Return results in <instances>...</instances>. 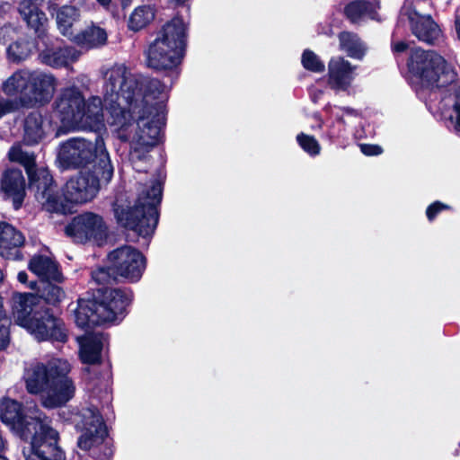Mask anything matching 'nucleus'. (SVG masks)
<instances>
[{
    "mask_svg": "<svg viewBox=\"0 0 460 460\" xmlns=\"http://www.w3.org/2000/svg\"><path fill=\"white\" fill-rule=\"evenodd\" d=\"M91 275L97 284L103 286L87 291L84 296L77 299L76 307L73 310L76 326L88 330L106 323L122 321L134 299L133 290L105 286L119 280L112 262L92 270Z\"/></svg>",
    "mask_w": 460,
    "mask_h": 460,
    "instance_id": "obj_1",
    "label": "nucleus"
},
{
    "mask_svg": "<svg viewBox=\"0 0 460 460\" xmlns=\"http://www.w3.org/2000/svg\"><path fill=\"white\" fill-rule=\"evenodd\" d=\"M164 87L160 80L131 74L125 67L112 70L103 94L108 124L119 130H127L137 120L134 113H137L150 97L154 99V94H162Z\"/></svg>",
    "mask_w": 460,
    "mask_h": 460,
    "instance_id": "obj_2",
    "label": "nucleus"
},
{
    "mask_svg": "<svg viewBox=\"0 0 460 460\" xmlns=\"http://www.w3.org/2000/svg\"><path fill=\"white\" fill-rule=\"evenodd\" d=\"M70 371V364L62 358L32 364L24 374L26 390L30 394H40L41 405L46 409L65 406L75 394Z\"/></svg>",
    "mask_w": 460,
    "mask_h": 460,
    "instance_id": "obj_3",
    "label": "nucleus"
},
{
    "mask_svg": "<svg viewBox=\"0 0 460 460\" xmlns=\"http://www.w3.org/2000/svg\"><path fill=\"white\" fill-rule=\"evenodd\" d=\"M162 199L163 183L155 180L138 194L133 206H124L115 201L114 217L120 226L134 231L143 238H151L158 226Z\"/></svg>",
    "mask_w": 460,
    "mask_h": 460,
    "instance_id": "obj_4",
    "label": "nucleus"
},
{
    "mask_svg": "<svg viewBox=\"0 0 460 460\" xmlns=\"http://www.w3.org/2000/svg\"><path fill=\"white\" fill-rule=\"evenodd\" d=\"M110 181L101 175V171L81 170L66 182L63 189L56 181V190L53 193L45 195L40 203L47 212L71 214L73 205L91 201L99 193L102 184H108Z\"/></svg>",
    "mask_w": 460,
    "mask_h": 460,
    "instance_id": "obj_5",
    "label": "nucleus"
},
{
    "mask_svg": "<svg viewBox=\"0 0 460 460\" xmlns=\"http://www.w3.org/2000/svg\"><path fill=\"white\" fill-rule=\"evenodd\" d=\"M60 166L65 170L84 169L101 171L106 181H111L114 169L102 136L94 140L71 137L60 145L58 154Z\"/></svg>",
    "mask_w": 460,
    "mask_h": 460,
    "instance_id": "obj_6",
    "label": "nucleus"
},
{
    "mask_svg": "<svg viewBox=\"0 0 460 460\" xmlns=\"http://www.w3.org/2000/svg\"><path fill=\"white\" fill-rule=\"evenodd\" d=\"M188 25L175 15L166 22L150 43L146 51V65L156 71L172 70L181 65L186 52Z\"/></svg>",
    "mask_w": 460,
    "mask_h": 460,
    "instance_id": "obj_7",
    "label": "nucleus"
},
{
    "mask_svg": "<svg viewBox=\"0 0 460 460\" xmlns=\"http://www.w3.org/2000/svg\"><path fill=\"white\" fill-rule=\"evenodd\" d=\"M162 94H154L137 111V130L130 142V155L138 161L146 160L147 154L162 141L166 121V100Z\"/></svg>",
    "mask_w": 460,
    "mask_h": 460,
    "instance_id": "obj_8",
    "label": "nucleus"
},
{
    "mask_svg": "<svg viewBox=\"0 0 460 460\" xmlns=\"http://www.w3.org/2000/svg\"><path fill=\"white\" fill-rule=\"evenodd\" d=\"M75 429L80 432L77 447L93 460H112L114 440L110 437L102 414L95 406L83 408L76 415Z\"/></svg>",
    "mask_w": 460,
    "mask_h": 460,
    "instance_id": "obj_9",
    "label": "nucleus"
},
{
    "mask_svg": "<svg viewBox=\"0 0 460 460\" xmlns=\"http://www.w3.org/2000/svg\"><path fill=\"white\" fill-rule=\"evenodd\" d=\"M58 79L40 71H18L3 84L4 93L26 108L48 104L55 93Z\"/></svg>",
    "mask_w": 460,
    "mask_h": 460,
    "instance_id": "obj_10",
    "label": "nucleus"
},
{
    "mask_svg": "<svg viewBox=\"0 0 460 460\" xmlns=\"http://www.w3.org/2000/svg\"><path fill=\"white\" fill-rule=\"evenodd\" d=\"M407 67L423 87L431 91L446 88L457 81V74L447 66L442 56L432 50L420 48L411 49Z\"/></svg>",
    "mask_w": 460,
    "mask_h": 460,
    "instance_id": "obj_11",
    "label": "nucleus"
},
{
    "mask_svg": "<svg viewBox=\"0 0 460 460\" xmlns=\"http://www.w3.org/2000/svg\"><path fill=\"white\" fill-rule=\"evenodd\" d=\"M0 420L23 441H28L34 431L51 422L43 413L27 415L22 402L8 396L0 399Z\"/></svg>",
    "mask_w": 460,
    "mask_h": 460,
    "instance_id": "obj_12",
    "label": "nucleus"
},
{
    "mask_svg": "<svg viewBox=\"0 0 460 460\" xmlns=\"http://www.w3.org/2000/svg\"><path fill=\"white\" fill-rule=\"evenodd\" d=\"M65 233L75 243H93L102 246L108 239L109 227L102 216L92 211H84L71 218L65 227Z\"/></svg>",
    "mask_w": 460,
    "mask_h": 460,
    "instance_id": "obj_13",
    "label": "nucleus"
},
{
    "mask_svg": "<svg viewBox=\"0 0 460 460\" xmlns=\"http://www.w3.org/2000/svg\"><path fill=\"white\" fill-rule=\"evenodd\" d=\"M60 436L50 422L34 431L28 438L29 446L23 447L25 460H66V452L59 446Z\"/></svg>",
    "mask_w": 460,
    "mask_h": 460,
    "instance_id": "obj_14",
    "label": "nucleus"
},
{
    "mask_svg": "<svg viewBox=\"0 0 460 460\" xmlns=\"http://www.w3.org/2000/svg\"><path fill=\"white\" fill-rule=\"evenodd\" d=\"M109 262L114 263L115 274L119 279L128 283H137L146 269V258L137 248L122 245L108 253Z\"/></svg>",
    "mask_w": 460,
    "mask_h": 460,
    "instance_id": "obj_15",
    "label": "nucleus"
},
{
    "mask_svg": "<svg viewBox=\"0 0 460 460\" xmlns=\"http://www.w3.org/2000/svg\"><path fill=\"white\" fill-rule=\"evenodd\" d=\"M84 105V94L75 86L61 90L54 103V112L61 123V128L69 130L78 127V119L84 113L80 111Z\"/></svg>",
    "mask_w": 460,
    "mask_h": 460,
    "instance_id": "obj_16",
    "label": "nucleus"
},
{
    "mask_svg": "<svg viewBox=\"0 0 460 460\" xmlns=\"http://www.w3.org/2000/svg\"><path fill=\"white\" fill-rule=\"evenodd\" d=\"M31 326L28 327L39 341L66 343L68 341V329L62 318L56 315L53 309L47 306L43 311L37 312Z\"/></svg>",
    "mask_w": 460,
    "mask_h": 460,
    "instance_id": "obj_17",
    "label": "nucleus"
},
{
    "mask_svg": "<svg viewBox=\"0 0 460 460\" xmlns=\"http://www.w3.org/2000/svg\"><path fill=\"white\" fill-rule=\"evenodd\" d=\"M41 40L44 48L40 50V62L52 68L67 67L70 64L78 60L80 51L72 46H68L63 40L50 39L49 34Z\"/></svg>",
    "mask_w": 460,
    "mask_h": 460,
    "instance_id": "obj_18",
    "label": "nucleus"
},
{
    "mask_svg": "<svg viewBox=\"0 0 460 460\" xmlns=\"http://www.w3.org/2000/svg\"><path fill=\"white\" fill-rule=\"evenodd\" d=\"M20 164L24 167L28 177V189L33 192L37 201L43 199L49 192L56 190V181L46 167H38L33 155L25 152Z\"/></svg>",
    "mask_w": 460,
    "mask_h": 460,
    "instance_id": "obj_19",
    "label": "nucleus"
},
{
    "mask_svg": "<svg viewBox=\"0 0 460 460\" xmlns=\"http://www.w3.org/2000/svg\"><path fill=\"white\" fill-rule=\"evenodd\" d=\"M12 314L15 323L25 328L31 326V323L37 312L43 311L47 306L42 304L40 297L32 293H18L14 292L11 298Z\"/></svg>",
    "mask_w": 460,
    "mask_h": 460,
    "instance_id": "obj_20",
    "label": "nucleus"
},
{
    "mask_svg": "<svg viewBox=\"0 0 460 460\" xmlns=\"http://www.w3.org/2000/svg\"><path fill=\"white\" fill-rule=\"evenodd\" d=\"M411 33L422 42L430 46L438 44L443 33L431 15H422L415 9L407 13Z\"/></svg>",
    "mask_w": 460,
    "mask_h": 460,
    "instance_id": "obj_21",
    "label": "nucleus"
},
{
    "mask_svg": "<svg viewBox=\"0 0 460 460\" xmlns=\"http://www.w3.org/2000/svg\"><path fill=\"white\" fill-rule=\"evenodd\" d=\"M0 190L4 199H11L15 210L22 208L26 197V181L19 168L5 169L1 177Z\"/></svg>",
    "mask_w": 460,
    "mask_h": 460,
    "instance_id": "obj_22",
    "label": "nucleus"
},
{
    "mask_svg": "<svg viewBox=\"0 0 460 460\" xmlns=\"http://www.w3.org/2000/svg\"><path fill=\"white\" fill-rule=\"evenodd\" d=\"M39 0H20L18 12L36 39H45L49 28L46 13L40 9Z\"/></svg>",
    "mask_w": 460,
    "mask_h": 460,
    "instance_id": "obj_23",
    "label": "nucleus"
},
{
    "mask_svg": "<svg viewBox=\"0 0 460 460\" xmlns=\"http://www.w3.org/2000/svg\"><path fill=\"white\" fill-rule=\"evenodd\" d=\"M28 269L38 277V283L53 280L61 283L64 280L59 263L43 254L33 255L28 264Z\"/></svg>",
    "mask_w": 460,
    "mask_h": 460,
    "instance_id": "obj_24",
    "label": "nucleus"
},
{
    "mask_svg": "<svg viewBox=\"0 0 460 460\" xmlns=\"http://www.w3.org/2000/svg\"><path fill=\"white\" fill-rule=\"evenodd\" d=\"M23 234L6 222H0V254L6 259L21 257L19 248L24 244Z\"/></svg>",
    "mask_w": 460,
    "mask_h": 460,
    "instance_id": "obj_25",
    "label": "nucleus"
},
{
    "mask_svg": "<svg viewBox=\"0 0 460 460\" xmlns=\"http://www.w3.org/2000/svg\"><path fill=\"white\" fill-rule=\"evenodd\" d=\"M354 67L343 58H332L328 65L329 83L332 88L347 90L353 80Z\"/></svg>",
    "mask_w": 460,
    "mask_h": 460,
    "instance_id": "obj_26",
    "label": "nucleus"
},
{
    "mask_svg": "<svg viewBox=\"0 0 460 460\" xmlns=\"http://www.w3.org/2000/svg\"><path fill=\"white\" fill-rule=\"evenodd\" d=\"M49 11L52 15L56 13L57 25L61 34L71 40L75 34L73 25L79 21L80 9L67 4L59 7L53 3L49 5Z\"/></svg>",
    "mask_w": 460,
    "mask_h": 460,
    "instance_id": "obj_27",
    "label": "nucleus"
},
{
    "mask_svg": "<svg viewBox=\"0 0 460 460\" xmlns=\"http://www.w3.org/2000/svg\"><path fill=\"white\" fill-rule=\"evenodd\" d=\"M71 40L87 50L100 49L107 44L108 33L105 29L92 22L84 30L75 32Z\"/></svg>",
    "mask_w": 460,
    "mask_h": 460,
    "instance_id": "obj_28",
    "label": "nucleus"
},
{
    "mask_svg": "<svg viewBox=\"0 0 460 460\" xmlns=\"http://www.w3.org/2000/svg\"><path fill=\"white\" fill-rule=\"evenodd\" d=\"M52 282L54 281L48 280L39 284L37 280H31L28 285L31 289L36 291L35 295L40 297L45 306H58L66 296L64 289Z\"/></svg>",
    "mask_w": 460,
    "mask_h": 460,
    "instance_id": "obj_29",
    "label": "nucleus"
},
{
    "mask_svg": "<svg viewBox=\"0 0 460 460\" xmlns=\"http://www.w3.org/2000/svg\"><path fill=\"white\" fill-rule=\"evenodd\" d=\"M80 111L84 115L78 119V127L81 125L90 128L98 127L104 120L103 104L98 96H93L88 101L84 97V105Z\"/></svg>",
    "mask_w": 460,
    "mask_h": 460,
    "instance_id": "obj_30",
    "label": "nucleus"
},
{
    "mask_svg": "<svg viewBox=\"0 0 460 460\" xmlns=\"http://www.w3.org/2000/svg\"><path fill=\"white\" fill-rule=\"evenodd\" d=\"M103 342L101 335L91 334L85 336L80 345V359L87 365L102 363V351Z\"/></svg>",
    "mask_w": 460,
    "mask_h": 460,
    "instance_id": "obj_31",
    "label": "nucleus"
},
{
    "mask_svg": "<svg viewBox=\"0 0 460 460\" xmlns=\"http://www.w3.org/2000/svg\"><path fill=\"white\" fill-rule=\"evenodd\" d=\"M44 119L40 111H31L24 119L23 141L27 146L39 144L45 137Z\"/></svg>",
    "mask_w": 460,
    "mask_h": 460,
    "instance_id": "obj_32",
    "label": "nucleus"
},
{
    "mask_svg": "<svg viewBox=\"0 0 460 460\" xmlns=\"http://www.w3.org/2000/svg\"><path fill=\"white\" fill-rule=\"evenodd\" d=\"M342 13L350 23L355 24L366 15L372 17L376 13V8L369 0H353L344 5Z\"/></svg>",
    "mask_w": 460,
    "mask_h": 460,
    "instance_id": "obj_33",
    "label": "nucleus"
},
{
    "mask_svg": "<svg viewBox=\"0 0 460 460\" xmlns=\"http://www.w3.org/2000/svg\"><path fill=\"white\" fill-rule=\"evenodd\" d=\"M340 49L346 52L347 56L356 59H361L365 55V49L357 33L343 31L338 34Z\"/></svg>",
    "mask_w": 460,
    "mask_h": 460,
    "instance_id": "obj_34",
    "label": "nucleus"
},
{
    "mask_svg": "<svg viewBox=\"0 0 460 460\" xmlns=\"http://www.w3.org/2000/svg\"><path fill=\"white\" fill-rule=\"evenodd\" d=\"M155 17V10L150 5H140L135 8L128 21V28L132 31H139L149 25Z\"/></svg>",
    "mask_w": 460,
    "mask_h": 460,
    "instance_id": "obj_35",
    "label": "nucleus"
},
{
    "mask_svg": "<svg viewBox=\"0 0 460 460\" xmlns=\"http://www.w3.org/2000/svg\"><path fill=\"white\" fill-rule=\"evenodd\" d=\"M35 42L26 38H18L10 43L6 49L7 58L13 63H19L28 58L35 49Z\"/></svg>",
    "mask_w": 460,
    "mask_h": 460,
    "instance_id": "obj_36",
    "label": "nucleus"
},
{
    "mask_svg": "<svg viewBox=\"0 0 460 460\" xmlns=\"http://www.w3.org/2000/svg\"><path fill=\"white\" fill-rule=\"evenodd\" d=\"M301 63L305 69L314 73H323L325 69V66L320 60L319 57L310 49L304 50Z\"/></svg>",
    "mask_w": 460,
    "mask_h": 460,
    "instance_id": "obj_37",
    "label": "nucleus"
},
{
    "mask_svg": "<svg viewBox=\"0 0 460 460\" xmlns=\"http://www.w3.org/2000/svg\"><path fill=\"white\" fill-rule=\"evenodd\" d=\"M296 142L311 156L318 155L321 152V146L314 136L301 132L296 136Z\"/></svg>",
    "mask_w": 460,
    "mask_h": 460,
    "instance_id": "obj_38",
    "label": "nucleus"
},
{
    "mask_svg": "<svg viewBox=\"0 0 460 460\" xmlns=\"http://www.w3.org/2000/svg\"><path fill=\"white\" fill-rule=\"evenodd\" d=\"M10 325L11 320L6 316L0 303V350L5 349L10 343Z\"/></svg>",
    "mask_w": 460,
    "mask_h": 460,
    "instance_id": "obj_39",
    "label": "nucleus"
},
{
    "mask_svg": "<svg viewBox=\"0 0 460 460\" xmlns=\"http://www.w3.org/2000/svg\"><path fill=\"white\" fill-rule=\"evenodd\" d=\"M445 210H452V207L443 203L442 201L436 200L429 204L426 208V217L429 222H433L437 217Z\"/></svg>",
    "mask_w": 460,
    "mask_h": 460,
    "instance_id": "obj_40",
    "label": "nucleus"
},
{
    "mask_svg": "<svg viewBox=\"0 0 460 460\" xmlns=\"http://www.w3.org/2000/svg\"><path fill=\"white\" fill-rule=\"evenodd\" d=\"M17 34V29L11 23H5L0 27V43L7 44L14 39Z\"/></svg>",
    "mask_w": 460,
    "mask_h": 460,
    "instance_id": "obj_41",
    "label": "nucleus"
},
{
    "mask_svg": "<svg viewBox=\"0 0 460 460\" xmlns=\"http://www.w3.org/2000/svg\"><path fill=\"white\" fill-rule=\"evenodd\" d=\"M360 151L367 156H375L381 155L383 148L376 144H361Z\"/></svg>",
    "mask_w": 460,
    "mask_h": 460,
    "instance_id": "obj_42",
    "label": "nucleus"
},
{
    "mask_svg": "<svg viewBox=\"0 0 460 460\" xmlns=\"http://www.w3.org/2000/svg\"><path fill=\"white\" fill-rule=\"evenodd\" d=\"M25 152L19 146H12L8 152V158L11 162L20 163Z\"/></svg>",
    "mask_w": 460,
    "mask_h": 460,
    "instance_id": "obj_43",
    "label": "nucleus"
},
{
    "mask_svg": "<svg viewBox=\"0 0 460 460\" xmlns=\"http://www.w3.org/2000/svg\"><path fill=\"white\" fill-rule=\"evenodd\" d=\"M409 49L408 42L404 40L394 41L391 42V49L394 54H400L405 52Z\"/></svg>",
    "mask_w": 460,
    "mask_h": 460,
    "instance_id": "obj_44",
    "label": "nucleus"
},
{
    "mask_svg": "<svg viewBox=\"0 0 460 460\" xmlns=\"http://www.w3.org/2000/svg\"><path fill=\"white\" fill-rule=\"evenodd\" d=\"M453 111L456 114L455 129L460 132V103L454 102Z\"/></svg>",
    "mask_w": 460,
    "mask_h": 460,
    "instance_id": "obj_45",
    "label": "nucleus"
},
{
    "mask_svg": "<svg viewBox=\"0 0 460 460\" xmlns=\"http://www.w3.org/2000/svg\"><path fill=\"white\" fill-rule=\"evenodd\" d=\"M340 110H341L343 113L348 116L360 117L361 115L359 111L355 110L351 107H340Z\"/></svg>",
    "mask_w": 460,
    "mask_h": 460,
    "instance_id": "obj_46",
    "label": "nucleus"
},
{
    "mask_svg": "<svg viewBox=\"0 0 460 460\" xmlns=\"http://www.w3.org/2000/svg\"><path fill=\"white\" fill-rule=\"evenodd\" d=\"M6 450V440L0 435V460H8L4 456Z\"/></svg>",
    "mask_w": 460,
    "mask_h": 460,
    "instance_id": "obj_47",
    "label": "nucleus"
},
{
    "mask_svg": "<svg viewBox=\"0 0 460 460\" xmlns=\"http://www.w3.org/2000/svg\"><path fill=\"white\" fill-rule=\"evenodd\" d=\"M454 27L456 33V37L460 40V13H458L457 12H456L455 13Z\"/></svg>",
    "mask_w": 460,
    "mask_h": 460,
    "instance_id": "obj_48",
    "label": "nucleus"
},
{
    "mask_svg": "<svg viewBox=\"0 0 460 460\" xmlns=\"http://www.w3.org/2000/svg\"><path fill=\"white\" fill-rule=\"evenodd\" d=\"M17 279L20 283L26 285L27 288L30 282L28 283V274L25 270H22L17 275Z\"/></svg>",
    "mask_w": 460,
    "mask_h": 460,
    "instance_id": "obj_49",
    "label": "nucleus"
},
{
    "mask_svg": "<svg viewBox=\"0 0 460 460\" xmlns=\"http://www.w3.org/2000/svg\"><path fill=\"white\" fill-rule=\"evenodd\" d=\"M454 95H455V102L460 103V85L455 89Z\"/></svg>",
    "mask_w": 460,
    "mask_h": 460,
    "instance_id": "obj_50",
    "label": "nucleus"
},
{
    "mask_svg": "<svg viewBox=\"0 0 460 460\" xmlns=\"http://www.w3.org/2000/svg\"><path fill=\"white\" fill-rule=\"evenodd\" d=\"M336 120H337V122H339V123H341L342 125H346V121L344 119L343 115H341V116L337 115L336 116Z\"/></svg>",
    "mask_w": 460,
    "mask_h": 460,
    "instance_id": "obj_51",
    "label": "nucleus"
},
{
    "mask_svg": "<svg viewBox=\"0 0 460 460\" xmlns=\"http://www.w3.org/2000/svg\"><path fill=\"white\" fill-rule=\"evenodd\" d=\"M177 6L184 5L188 0H172Z\"/></svg>",
    "mask_w": 460,
    "mask_h": 460,
    "instance_id": "obj_52",
    "label": "nucleus"
},
{
    "mask_svg": "<svg viewBox=\"0 0 460 460\" xmlns=\"http://www.w3.org/2000/svg\"><path fill=\"white\" fill-rule=\"evenodd\" d=\"M102 5H109L111 0H97Z\"/></svg>",
    "mask_w": 460,
    "mask_h": 460,
    "instance_id": "obj_53",
    "label": "nucleus"
},
{
    "mask_svg": "<svg viewBox=\"0 0 460 460\" xmlns=\"http://www.w3.org/2000/svg\"><path fill=\"white\" fill-rule=\"evenodd\" d=\"M120 138L123 140V141H127L128 139V137L124 135V134H121L120 135Z\"/></svg>",
    "mask_w": 460,
    "mask_h": 460,
    "instance_id": "obj_54",
    "label": "nucleus"
}]
</instances>
